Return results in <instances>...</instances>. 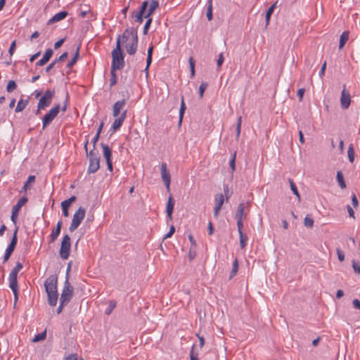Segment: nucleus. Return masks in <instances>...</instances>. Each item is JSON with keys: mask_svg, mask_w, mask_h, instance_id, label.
I'll use <instances>...</instances> for the list:
<instances>
[{"mask_svg": "<svg viewBox=\"0 0 360 360\" xmlns=\"http://www.w3.org/2000/svg\"><path fill=\"white\" fill-rule=\"evenodd\" d=\"M58 278L56 275H51L44 282L45 290L48 296V302L51 306H56L58 294L57 290Z\"/></svg>", "mask_w": 360, "mask_h": 360, "instance_id": "nucleus-2", "label": "nucleus"}, {"mask_svg": "<svg viewBox=\"0 0 360 360\" xmlns=\"http://www.w3.org/2000/svg\"><path fill=\"white\" fill-rule=\"evenodd\" d=\"M62 225H63V222L61 221H58L57 222L56 229L52 231L51 236H50V237H51L50 242L51 243H53L56 240V238L58 237V236L60 233Z\"/></svg>", "mask_w": 360, "mask_h": 360, "instance_id": "nucleus-22", "label": "nucleus"}, {"mask_svg": "<svg viewBox=\"0 0 360 360\" xmlns=\"http://www.w3.org/2000/svg\"><path fill=\"white\" fill-rule=\"evenodd\" d=\"M117 38H120V44H127L126 49L127 53L134 55L136 52L138 46V36L136 32L132 29H127L122 35H119Z\"/></svg>", "mask_w": 360, "mask_h": 360, "instance_id": "nucleus-1", "label": "nucleus"}, {"mask_svg": "<svg viewBox=\"0 0 360 360\" xmlns=\"http://www.w3.org/2000/svg\"><path fill=\"white\" fill-rule=\"evenodd\" d=\"M126 104L125 99H122L121 101H116L112 106V115L115 117H120V114L121 115V110H123L124 105Z\"/></svg>", "mask_w": 360, "mask_h": 360, "instance_id": "nucleus-16", "label": "nucleus"}, {"mask_svg": "<svg viewBox=\"0 0 360 360\" xmlns=\"http://www.w3.org/2000/svg\"><path fill=\"white\" fill-rule=\"evenodd\" d=\"M189 65H190V69H191V77H194L195 75V60L192 57L189 58Z\"/></svg>", "mask_w": 360, "mask_h": 360, "instance_id": "nucleus-47", "label": "nucleus"}, {"mask_svg": "<svg viewBox=\"0 0 360 360\" xmlns=\"http://www.w3.org/2000/svg\"><path fill=\"white\" fill-rule=\"evenodd\" d=\"M75 200H76V197L75 195H72L70 198H69L68 199H67L61 202L62 212H63V215L64 217H67L69 216L68 208L70 206L71 203L73 202L74 201H75Z\"/></svg>", "mask_w": 360, "mask_h": 360, "instance_id": "nucleus-18", "label": "nucleus"}, {"mask_svg": "<svg viewBox=\"0 0 360 360\" xmlns=\"http://www.w3.org/2000/svg\"><path fill=\"white\" fill-rule=\"evenodd\" d=\"M15 49V41H13L9 48L8 53L10 55H13Z\"/></svg>", "mask_w": 360, "mask_h": 360, "instance_id": "nucleus-57", "label": "nucleus"}, {"mask_svg": "<svg viewBox=\"0 0 360 360\" xmlns=\"http://www.w3.org/2000/svg\"><path fill=\"white\" fill-rule=\"evenodd\" d=\"M64 41H65V39H61L58 40V41H56L54 44V49H57L59 47H60L62 46V44L64 43Z\"/></svg>", "mask_w": 360, "mask_h": 360, "instance_id": "nucleus-58", "label": "nucleus"}, {"mask_svg": "<svg viewBox=\"0 0 360 360\" xmlns=\"http://www.w3.org/2000/svg\"><path fill=\"white\" fill-rule=\"evenodd\" d=\"M147 6H148L147 1L142 2L141 6L139 11H137L136 13H134L132 15L135 22H137L140 24L143 22V18H145V13H146V9L147 8Z\"/></svg>", "mask_w": 360, "mask_h": 360, "instance_id": "nucleus-12", "label": "nucleus"}, {"mask_svg": "<svg viewBox=\"0 0 360 360\" xmlns=\"http://www.w3.org/2000/svg\"><path fill=\"white\" fill-rule=\"evenodd\" d=\"M289 183H290V188H291L292 193L300 199V194H299V192L297 191L295 184L293 182V181L292 179H289Z\"/></svg>", "mask_w": 360, "mask_h": 360, "instance_id": "nucleus-44", "label": "nucleus"}, {"mask_svg": "<svg viewBox=\"0 0 360 360\" xmlns=\"http://www.w3.org/2000/svg\"><path fill=\"white\" fill-rule=\"evenodd\" d=\"M79 49H80V45H78L77 47L75 56L72 57L71 60L67 65V67L68 68H71L77 63V61L79 58Z\"/></svg>", "mask_w": 360, "mask_h": 360, "instance_id": "nucleus-28", "label": "nucleus"}, {"mask_svg": "<svg viewBox=\"0 0 360 360\" xmlns=\"http://www.w3.org/2000/svg\"><path fill=\"white\" fill-rule=\"evenodd\" d=\"M326 68V62L325 61V62L323 63V64L322 65L321 68V70H320V72H319V76H320L321 77H322L324 75Z\"/></svg>", "mask_w": 360, "mask_h": 360, "instance_id": "nucleus-60", "label": "nucleus"}, {"mask_svg": "<svg viewBox=\"0 0 360 360\" xmlns=\"http://www.w3.org/2000/svg\"><path fill=\"white\" fill-rule=\"evenodd\" d=\"M65 360H77V355L72 354L66 357Z\"/></svg>", "mask_w": 360, "mask_h": 360, "instance_id": "nucleus-64", "label": "nucleus"}, {"mask_svg": "<svg viewBox=\"0 0 360 360\" xmlns=\"http://www.w3.org/2000/svg\"><path fill=\"white\" fill-rule=\"evenodd\" d=\"M34 181H35V176H34V175L29 176L27 181H25L23 187L22 188L21 192L26 191L30 188V184L32 183H34Z\"/></svg>", "mask_w": 360, "mask_h": 360, "instance_id": "nucleus-30", "label": "nucleus"}, {"mask_svg": "<svg viewBox=\"0 0 360 360\" xmlns=\"http://www.w3.org/2000/svg\"><path fill=\"white\" fill-rule=\"evenodd\" d=\"M46 331L45 330L42 333L35 335L34 338L32 339V342H37L41 341V340H44L46 338Z\"/></svg>", "mask_w": 360, "mask_h": 360, "instance_id": "nucleus-33", "label": "nucleus"}, {"mask_svg": "<svg viewBox=\"0 0 360 360\" xmlns=\"http://www.w3.org/2000/svg\"><path fill=\"white\" fill-rule=\"evenodd\" d=\"M352 267H353L355 273L360 274V264L359 263L353 262Z\"/></svg>", "mask_w": 360, "mask_h": 360, "instance_id": "nucleus-53", "label": "nucleus"}, {"mask_svg": "<svg viewBox=\"0 0 360 360\" xmlns=\"http://www.w3.org/2000/svg\"><path fill=\"white\" fill-rule=\"evenodd\" d=\"M71 247V240L70 237L65 234L63 237V240L61 242V245L59 251V254L60 257L63 259H67L70 256V250Z\"/></svg>", "mask_w": 360, "mask_h": 360, "instance_id": "nucleus-9", "label": "nucleus"}, {"mask_svg": "<svg viewBox=\"0 0 360 360\" xmlns=\"http://www.w3.org/2000/svg\"><path fill=\"white\" fill-rule=\"evenodd\" d=\"M53 50L51 49H48L45 51L43 57L39 60H38L37 62L36 65L37 66H43L50 60V58L53 56Z\"/></svg>", "mask_w": 360, "mask_h": 360, "instance_id": "nucleus-19", "label": "nucleus"}, {"mask_svg": "<svg viewBox=\"0 0 360 360\" xmlns=\"http://www.w3.org/2000/svg\"><path fill=\"white\" fill-rule=\"evenodd\" d=\"M117 70L110 69V86L112 87L117 83V75L115 71Z\"/></svg>", "mask_w": 360, "mask_h": 360, "instance_id": "nucleus-34", "label": "nucleus"}, {"mask_svg": "<svg viewBox=\"0 0 360 360\" xmlns=\"http://www.w3.org/2000/svg\"><path fill=\"white\" fill-rule=\"evenodd\" d=\"M304 224L307 228H312L314 226V219L309 215H307L304 219Z\"/></svg>", "mask_w": 360, "mask_h": 360, "instance_id": "nucleus-40", "label": "nucleus"}, {"mask_svg": "<svg viewBox=\"0 0 360 360\" xmlns=\"http://www.w3.org/2000/svg\"><path fill=\"white\" fill-rule=\"evenodd\" d=\"M242 124V117L240 116L238 118L236 128V139H238L240 135V129Z\"/></svg>", "mask_w": 360, "mask_h": 360, "instance_id": "nucleus-42", "label": "nucleus"}, {"mask_svg": "<svg viewBox=\"0 0 360 360\" xmlns=\"http://www.w3.org/2000/svg\"><path fill=\"white\" fill-rule=\"evenodd\" d=\"M209 3L207 10V18L208 20H211L212 19V0H209Z\"/></svg>", "mask_w": 360, "mask_h": 360, "instance_id": "nucleus-48", "label": "nucleus"}, {"mask_svg": "<svg viewBox=\"0 0 360 360\" xmlns=\"http://www.w3.org/2000/svg\"><path fill=\"white\" fill-rule=\"evenodd\" d=\"M351 103V97L349 92H347L345 89V86H344L343 90L342 91L341 98H340V104L342 109H347Z\"/></svg>", "mask_w": 360, "mask_h": 360, "instance_id": "nucleus-14", "label": "nucleus"}, {"mask_svg": "<svg viewBox=\"0 0 360 360\" xmlns=\"http://www.w3.org/2000/svg\"><path fill=\"white\" fill-rule=\"evenodd\" d=\"M55 95V91L53 89H47L43 96L39 99L38 103V108L39 109H45L49 107Z\"/></svg>", "mask_w": 360, "mask_h": 360, "instance_id": "nucleus-10", "label": "nucleus"}, {"mask_svg": "<svg viewBox=\"0 0 360 360\" xmlns=\"http://www.w3.org/2000/svg\"><path fill=\"white\" fill-rule=\"evenodd\" d=\"M276 3L272 4L269 8V9L267 10L266 13V16H265V21H266V27H267L269 24V21H270V18H271V14L273 13L275 8H276Z\"/></svg>", "mask_w": 360, "mask_h": 360, "instance_id": "nucleus-29", "label": "nucleus"}, {"mask_svg": "<svg viewBox=\"0 0 360 360\" xmlns=\"http://www.w3.org/2000/svg\"><path fill=\"white\" fill-rule=\"evenodd\" d=\"M304 88H301L300 89H298L297 91V96L299 97V100L300 101H302V98H303V95L304 94Z\"/></svg>", "mask_w": 360, "mask_h": 360, "instance_id": "nucleus-55", "label": "nucleus"}, {"mask_svg": "<svg viewBox=\"0 0 360 360\" xmlns=\"http://www.w3.org/2000/svg\"><path fill=\"white\" fill-rule=\"evenodd\" d=\"M352 203L354 207L358 206V200L355 194H353L352 196Z\"/></svg>", "mask_w": 360, "mask_h": 360, "instance_id": "nucleus-59", "label": "nucleus"}, {"mask_svg": "<svg viewBox=\"0 0 360 360\" xmlns=\"http://www.w3.org/2000/svg\"><path fill=\"white\" fill-rule=\"evenodd\" d=\"M60 109V105L56 104L54 107L51 108L47 113L45 114L42 118V128L44 129L49 125L53 120L57 117Z\"/></svg>", "mask_w": 360, "mask_h": 360, "instance_id": "nucleus-7", "label": "nucleus"}, {"mask_svg": "<svg viewBox=\"0 0 360 360\" xmlns=\"http://www.w3.org/2000/svg\"><path fill=\"white\" fill-rule=\"evenodd\" d=\"M28 199L27 197H22L18 200L17 203L13 207L12 210L16 212H19L21 207L25 205Z\"/></svg>", "mask_w": 360, "mask_h": 360, "instance_id": "nucleus-25", "label": "nucleus"}, {"mask_svg": "<svg viewBox=\"0 0 360 360\" xmlns=\"http://www.w3.org/2000/svg\"><path fill=\"white\" fill-rule=\"evenodd\" d=\"M174 201L172 195H170L168 198V201H167V209H166L167 217L170 220H172V212L174 210Z\"/></svg>", "mask_w": 360, "mask_h": 360, "instance_id": "nucleus-20", "label": "nucleus"}, {"mask_svg": "<svg viewBox=\"0 0 360 360\" xmlns=\"http://www.w3.org/2000/svg\"><path fill=\"white\" fill-rule=\"evenodd\" d=\"M186 110V105L184 101V98H181V106L179 110V123L181 124L183 120L184 114Z\"/></svg>", "mask_w": 360, "mask_h": 360, "instance_id": "nucleus-32", "label": "nucleus"}, {"mask_svg": "<svg viewBox=\"0 0 360 360\" xmlns=\"http://www.w3.org/2000/svg\"><path fill=\"white\" fill-rule=\"evenodd\" d=\"M18 216V212H14L12 210L11 219L13 223H16V220Z\"/></svg>", "mask_w": 360, "mask_h": 360, "instance_id": "nucleus-56", "label": "nucleus"}, {"mask_svg": "<svg viewBox=\"0 0 360 360\" xmlns=\"http://www.w3.org/2000/svg\"><path fill=\"white\" fill-rule=\"evenodd\" d=\"M238 271V261L236 258L233 262L232 270L231 272L230 278L235 276Z\"/></svg>", "mask_w": 360, "mask_h": 360, "instance_id": "nucleus-35", "label": "nucleus"}, {"mask_svg": "<svg viewBox=\"0 0 360 360\" xmlns=\"http://www.w3.org/2000/svg\"><path fill=\"white\" fill-rule=\"evenodd\" d=\"M175 228L174 226H171L169 232L164 236L163 239H167L168 238H170L174 233Z\"/></svg>", "mask_w": 360, "mask_h": 360, "instance_id": "nucleus-52", "label": "nucleus"}, {"mask_svg": "<svg viewBox=\"0 0 360 360\" xmlns=\"http://www.w3.org/2000/svg\"><path fill=\"white\" fill-rule=\"evenodd\" d=\"M158 6L159 3L156 0H150L148 1V6L146 9L145 18H151L150 15L153 13Z\"/></svg>", "mask_w": 360, "mask_h": 360, "instance_id": "nucleus-17", "label": "nucleus"}, {"mask_svg": "<svg viewBox=\"0 0 360 360\" xmlns=\"http://www.w3.org/2000/svg\"><path fill=\"white\" fill-rule=\"evenodd\" d=\"M68 15L67 11H60L56 14H55L49 20V24L54 23L56 22H58L63 19H64L65 17H67Z\"/></svg>", "mask_w": 360, "mask_h": 360, "instance_id": "nucleus-23", "label": "nucleus"}, {"mask_svg": "<svg viewBox=\"0 0 360 360\" xmlns=\"http://www.w3.org/2000/svg\"><path fill=\"white\" fill-rule=\"evenodd\" d=\"M147 19L146 23H145V25H144V27H143V34H147L148 32V29L150 26V24L152 22V18H146Z\"/></svg>", "mask_w": 360, "mask_h": 360, "instance_id": "nucleus-46", "label": "nucleus"}, {"mask_svg": "<svg viewBox=\"0 0 360 360\" xmlns=\"http://www.w3.org/2000/svg\"><path fill=\"white\" fill-rule=\"evenodd\" d=\"M207 82H202L199 86V96L200 98H202L203 97V94L206 89L207 88Z\"/></svg>", "mask_w": 360, "mask_h": 360, "instance_id": "nucleus-45", "label": "nucleus"}, {"mask_svg": "<svg viewBox=\"0 0 360 360\" xmlns=\"http://www.w3.org/2000/svg\"><path fill=\"white\" fill-rule=\"evenodd\" d=\"M101 147L103 148V157L105 159V160H111L112 151L110 147L105 143H101Z\"/></svg>", "mask_w": 360, "mask_h": 360, "instance_id": "nucleus-24", "label": "nucleus"}, {"mask_svg": "<svg viewBox=\"0 0 360 360\" xmlns=\"http://www.w3.org/2000/svg\"><path fill=\"white\" fill-rule=\"evenodd\" d=\"M17 88L16 83L14 80L8 81L6 86V91L8 92H12Z\"/></svg>", "mask_w": 360, "mask_h": 360, "instance_id": "nucleus-41", "label": "nucleus"}, {"mask_svg": "<svg viewBox=\"0 0 360 360\" xmlns=\"http://www.w3.org/2000/svg\"><path fill=\"white\" fill-rule=\"evenodd\" d=\"M337 254H338V259L340 261V262H343L344 259H345V254L342 251H341L340 250H337Z\"/></svg>", "mask_w": 360, "mask_h": 360, "instance_id": "nucleus-54", "label": "nucleus"}, {"mask_svg": "<svg viewBox=\"0 0 360 360\" xmlns=\"http://www.w3.org/2000/svg\"><path fill=\"white\" fill-rule=\"evenodd\" d=\"M160 173H161V177L162 179V181H164V184H165L167 191H169L171 176H170L169 171L167 170V164L165 162H162L161 165Z\"/></svg>", "mask_w": 360, "mask_h": 360, "instance_id": "nucleus-11", "label": "nucleus"}, {"mask_svg": "<svg viewBox=\"0 0 360 360\" xmlns=\"http://www.w3.org/2000/svg\"><path fill=\"white\" fill-rule=\"evenodd\" d=\"M86 210L84 207H80L74 214L71 224L69 227L70 231L72 232L76 230L82 220L84 219Z\"/></svg>", "mask_w": 360, "mask_h": 360, "instance_id": "nucleus-8", "label": "nucleus"}, {"mask_svg": "<svg viewBox=\"0 0 360 360\" xmlns=\"http://www.w3.org/2000/svg\"><path fill=\"white\" fill-rule=\"evenodd\" d=\"M17 233H18V228H16L15 230L14 231L13 236L11 238L10 244L8 245L9 246H11L13 248H15V245H16L17 241H18Z\"/></svg>", "mask_w": 360, "mask_h": 360, "instance_id": "nucleus-43", "label": "nucleus"}, {"mask_svg": "<svg viewBox=\"0 0 360 360\" xmlns=\"http://www.w3.org/2000/svg\"><path fill=\"white\" fill-rule=\"evenodd\" d=\"M348 39H349V32L347 31L343 32L340 37V42H339V49H341L344 47V46L345 45Z\"/></svg>", "mask_w": 360, "mask_h": 360, "instance_id": "nucleus-27", "label": "nucleus"}, {"mask_svg": "<svg viewBox=\"0 0 360 360\" xmlns=\"http://www.w3.org/2000/svg\"><path fill=\"white\" fill-rule=\"evenodd\" d=\"M245 205L241 202L238 205L237 211L235 215L236 219H244L246 218L247 213L245 212Z\"/></svg>", "mask_w": 360, "mask_h": 360, "instance_id": "nucleus-21", "label": "nucleus"}, {"mask_svg": "<svg viewBox=\"0 0 360 360\" xmlns=\"http://www.w3.org/2000/svg\"><path fill=\"white\" fill-rule=\"evenodd\" d=\"M353 305L356 309H360V301L357 299L353 300Z\"/></svg>", "mask_w": 360, "mask_h": 360, "instance_id": "nucleus-63", "label": "nucleus"}, {"mask_svg": "<svg viewBox=\"0 0 360 360\" xmlns=\"http://www.w3.org/2000/svg\"><path fill=\"white\" fill-rule=\"evenodd\" d=\"M124 56L120 47V38L117 39L116 48L112 51V63L110 69L121 70L124 68Z\"/></svg>", "mask_w": 360, "mask_h": 360, "instance_id": "nucleus-3", "label": "nucleus"}, {"mask_svg": "<svg viewBox=\"0 0 360 360\" xmlns=\"http://www.w3.org/2000/svg\"><path fill=\"white\" fill-rule=\"evenodd\" d=\"M240 236V245L242 249H244L247 245L248 243V236L245 235L243 233L239 234Z\"/></svg>", "mask_w": 360, "mask_h": 360, "instance_id": "nucleus-36", "label": "nucleus"}, {"mask_svg": "<svg viewBox=\"0 0 360 360\" xmlns=\"http://www.w3.org/2000/svg\"><path fill=\"white\" fill-rule=\"evenodd\" d=\"M29 103V100L28 99H20L18 102V104H17V106L15 109V112H21L25 108L26 106Z\"/></svg>", "mask_w": 360, "mask_h": 360, "instance_id": "nucleus-26", "label": "nucleus"}, {"mask_svg": "<svg viewBox=\"0 0 360 360\" xmlns=\"http://www.w3.org/2000/svg\"><path fill=\"white\" fill-rule=\"evenodd\" d=\"M22 269V263L17 262L15 267L11 270L8 276L9 287L13 292L15 301L18 300V274Z\"/></svg>", "mask_w": 360, "mask_h": 360, "instance_id": "nucleus-4", "label": "nucleus"}, {"mask_svg": "<svg viewBox=\"0 0 360 360\" xmlns=\"http://www.w3.org/2000/svg\"><path fill=\"white\" fill-rule=\"evenodd\" d=\"M87 145L88 141H86L84 144V148L86 150L87 155L89 157V165L88 167V172L89 174L95 173L100 167V157L98 155V153L94 150H91L88 153Z\"/></svg>", "mask_w": 360, "mask_h": 360, "instance_id": "nucleus-6", "label": "nucleus"}, {"mask_svg": "<svg viewBox=\"0 0 360 360\" xmlns=\"http://www.w3.org/2000/svg\"><path fill=\"white\" fill-rule=\"evenodd\" d=\"M224 61V55H223V53H221L219 54V57H218V59L217 60V68H220L221 65L223 64Z\"/></svg>", "mask_w": 360, "mask_h": 360, "instance_id": "nucleus-50", "label": "nucleus"}, {"mask_svg": "<svg viewBox=\"0 0 360 360\" xmlns=\"http://www.w3.org/2000/svg\"><path fill=\"white\" fill-rule=\"evenodd\" d=\"M57 63V60H53V62H51L46 68V72H49L53 67L54 65L56 64Z\"/></svg>", "mask_w": 360, "mask_h": 360, "instance_id": "nucleus-61", "label": "nucleus"}, {"mask_svg": "<svg viewBox=\"0 0 360 360\" xmlns=\"http://www.w3.org/2000/svg\"><path fill=\"white\" fill-rule=\"evenodd\" d=\"M347 154L349 162L352 163L354 160V150L352 144L349 145L347 150Z\"/></svg>", "mask_w": 360, "mask_h": 360, "instance_id": "nucleus-39", "label": "nucleus"}, {"mask_svg": "<svg viewBox=\"0 0 360 360\" xmlns=\"http://www.w3.org/2000/svg\"><path fill=\"white\" fill-rule=\"evenodd\" d=\"M15 248H12L11 246H8L7 248L6 249V251H5V254H4V262H6V261L8 260V259L10 258L12 252H13Z\"/></svg>", "mask_w": 360, "mask_h": 360, "instance_id": "nucleus-37", "label": "nucleus"}, {"mask_svg": "<svg viewBox=\"0 0 360 360\" xmlns=\"http://www.w3.org/2000/svg\"><path fill=\"white\" fill-rule=\"evenodd\" d=\"M126 117H127V110H124L121 113L120 117H117V118L114 120L112 127H111L112 129L114 131L119 129L120 128V127L122 125L123 122H124Z\"/></svg>", "mask_w": 360, "mask_h": 360, "instance_id": "nucleus-15", "label": "nucleus"}, {"mask_svg": "<svg viewBox=\"0 0 360 360\" xmlns=\"http://www.w3.org/2000/svg\"><path fill=\"white\" fill-rule=\"evenodd\" d=\"M238 233H243V219H236Z\"/></svg>", "mask_w": 360, "mask_h": 360, "instance_id": "nucleus-49", "label": "nucleus"}, {"mask_svg": "<svg viewBox=\"0 0 360 360\" xmlns=\"http://www.w3.org/2000/svg\"><path fill=\"white\" fill-rule=\"evenodd\" d=\"M115 307H116V302L114 300H110L108 307L106 308V309L105 311V314L110 315L112 313V311H113V309L115 308Z\"/></svg>", "mask_w": 360, "mask_h": 360, "instance_id": "nucleus-38", "label": "nucleus"}, {"mask_svg": "<svg viewBox=\"0 0 360 360\" xmlns=\"http://www.w3.org/2000/svg\"><path fill=\"white\" fill-rule=\"evenodd\" d=\"M70 270V264H68L66 271V278L64 283V286L60 295V300L63 303H68L73 296L74 288L69 282V272Z\"/></svg>", "mask_w": 360, "mask_h": 360, "instance_id": "nucleus-5", "label": "nucleus"}, {"mask_svg": "<svg viewBox=\"0 0 360 360\" xmlns=\"http://www.w3.org/2000/svg\"><path fill=\"white\" fill-rule=\"evenodd\" d=\"M215 206L214 208V216L217 217L220 210L224 202V197L222 193H219L215 195L214 198Z\"/></svg>", "mask_w": 360, "mask_h": 360, "instance_id": "nucleus-13", "label": "nucleus"}, {"mask_svg": "<svg viewBox=\"0 0 360 360\" xmlns=\"http://www.w3.org/2000/svg\"><path fill=\"white\" fill-rule=\"evenodd\" d=\"M337 180L338 182L339 186L341 188H346V184L344 179V176L342 173L339 171L337 172Z\"/></svg>", "mask_w": 360, "mask_h": 360, "instance_id": "nucleus-31", "label": "nucleus"}, {"mask_svg": "<svg viewBox=\"0 0 360 360\" xmlns=\"http://www.w3.org/2000/svg\"><path fill=\"white\" fill-rule=\"evenodd\" d=\"M190 357L191 360H199V359L198 358V354H194L193 349H192V350L191 351Z\"/></svg>", "mask_w": 360, "mask_h": 360, "instance_id": "nucleus-62", "label": "nucleus"}, {"mask_svg": "<svg viewBox=\"0 0 360 360\" xmlns=\"http://www.w3.org/2000/svg\"><path fill=\"white\" fill-rule=\"evenodd\" d=\"M229 164L231 169L234 171L236 167V153H234L231 159L230 160Z\"/></svg>", "mask_w": 360, "mask_h": 360, "instance_id": "nucleus-51", "label": "nucleus"}]
</instances>
